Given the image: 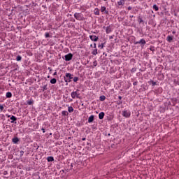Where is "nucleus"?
I'll use <instances>...</instances> for the list:
<instances>
[{
  "instance_id": "37",
  "label": "nucleus",
  "mask_w": 179,
  "mask_h": 179,
  "mask_svg": "<svg viewBox=\"0 0 179 179\" xmlns=\"http://www.w3.org/2000/svg\"><path fill=\"white\" fill-rule=\"evenodd\" d=\"M150 51H155V47H150Z\"/></svg>"
},
{
  "instance_id": "22",
  "label": "nucleus",
  "mask_w": 179,
  "mask_h": 179,
  "mask_svg": "<svg viewBox=\"0 0 179 179\" xmlns=\"http://www.w3.org/2000/svg\"><path fill=\"white\" fill-rule=\"evenodd\" d=\"M68 111H69V113H73V107L69 106L68 107Z\"/></svg>"
},
{
  "instance_id": "32",
  "label": "nucleus",
  "mask_w": 179,
  "mask_h": 179,
  "mask_svg": "<svg viewBox=\"0 0 179 179\" xmlns=\"http://www.w3.org/2000/svg\"><path fill=\"white\" fill-rule=\"evenodd\" d=\"M138 23H143V20L141 17H138Z\"/></svg>"
},
{
  "instance_id": "20",
  "label": "nucleus",
  "mask_w": 179,
  "mask_h": 179,
  "mask_svg": "<svg viewBox=\"0 0 179 179\" xmlns=\"http://www.w3.org/2000/svg\"><path fill=\"white\" fill-rule=\"evenodd\" d=\"M48 162H54V157H47Z\"/></svg>"
},
{
  "instance_id": "50",
  "label": "nucleus",
  "mask_w": 179,
  "mask_h": 179,
  "mask_svg": "<svg viewBox=\"0 0 179 179\" xmlns=\"http://www.w3.org/2000/svg\"><path fill=\"white\" fill-rule=\"evenodd\" d=\"M82 140L83 141H86V138H83Z\"/></svg>"
},
{
  "instance_id": "9",
  "label": "nucleus",
  "mask_w": 179,
  "mask_h": 179,
  "mask_svg": "<svg viewBox=\"0 0 179 179\" xmlns=\"http://www.w3.org/2000/svg\"><path fill=\"white\" fill-rule=\"evenodd\" d=\"M8 118H10V120H11V124H13L15 121H17V117L13 115H12L11 117L10 115H8Z\"/></svg>"
},
{
  "instance_id": "11",
  "label": "nucleus",
  "mask_w": 179,
  "mask_h": 179,
  "mask_svg": "<svg viewBox=\"0 0 179 179\" xmlns=\"http://www.w3.org/2000/svg\"><path fill=\"white\" fill-rule=\"evenodd\" d=\"M117 5L119 6H124V5H125V0H120L119 1H117Z\"/></svg>"
},
{
  "instance_id": "13",
  "label": "nucleus",
  "mask_w": 179,
  "mask_h": 179,
  "mask_svg": "<svg viewBox=\"0 0 179 179\" xmlns=\"http://www.w3.org/2000/svg\"><path fill=\"white\" fill-rule=\"evenodd\" d=\"M94 15H96L97 16H100V10H99L98 8H94Z\"/></svg>"
},
{
  "instance_id": "38",
  "label": "nucleus",
  "mask_w": 179,
  "mask_h": 179,
  "mask_svg": "<svg viewBox=\"0 0 179 179\" xmlns=\"http://www.w3.org/2000/svg\"><path fill=\"white\" fill-rule=\"evenodd\" d=\"M134 86H136L138 85V82L135 81L133 83Z\"/></svg>"
},
{
  "instance_id": "29",
  "label": "nucleus",
  "mask_w": 179,
  "mask_h": 179,
  "mask_svg": "<svg viewBox=\"0 0 179 179\" xmlns=\"http://www.w3.org/2000/svg\"><path fill=\"white\" fill-rule=\"evenodd\" d=\"M16 61H22V56L20 55L17 56Z\"/></svg>"
},
{
  "instance_id": "26",
  "label": "nucleus",
  "mask_w": 179,
  "mask_h": 179,
  "mask_svg": "<svg viewBox=\"0 0 179 179\" xmlns=\"http://www.w3.org/2000/svg\"><path fill=\"white\" fill-rule=\"evenodd\" d=\"M92 55H97V48H95V50H94L92 52Z\"/></svg>"
},
{
  "instance_id": "5",
  "label": "nucleus",
  "mask_w": 179,
  "mask_h": 179,
  "mask_svg": "<svg viewBox=\"0 0 179 179\" xmlns=\"http://www.w3.org/2000/svg\"><path fill=\"white\" fill-rule=\"evenodd\" d=\"M72 58H73V55H72V53H69L63 57V59L65 61H71Z\"/></svg>"
},
{
  "instance_id": "54",
  "label": "nucleus",
  "mask_w": 179,
  "mask_h": 179,
  "mask_svg": "<svg viewBox=\"0 0 179 179\" xmlns=\"http://www.w3.org/2000/svg\"><path fill=\"white\" fill-rule=\"evenodd\" d=\"M103 1H107V0H103Z\"/></svg>"
},
{
  "instance_id": "30",
  "label": "nucleus",
  "mask_w": 179,
  "mask_h": 179,
  "mask_svg": "<svg viewBox=\"0 0 179 179\" xmlns=\"http://www.w3.org/2000/svg\"><path fill=\"white\" fill-rule=\"evenodd\" d=\"M42 88H43L42 92H44L45 90H47L48 89L47 87V85H45L44 86H43Z\"/></svg>"
},
{
  "instance_id": "42",
  "label": "nucleus",
  "mask_w": 179,
  "mask_h": 179,
  "mask_svg": "<svg viewBox=\"0 0 179 179\" xmlns=\"http://www.w3.org/2000/svg\"><path fill=\"white\" fill-rule=\"evenodd\" d=\"M118 99H119V100H122V96H118Z\"/></svg>"
},
{
  "instance_id": "51",
  "label": "nucleus",
  "mask_w": 179,
  "mask_h": 179,
  "mask_svg": "<svg viewBox=\"0 0 179 179\" xmlns=\"http://www.w3.org/2000/svg\"><path fill=\"white\" fill-rule=\"evenodd\" d=\"M90 47H93V45H92V44H91V45H90Z\"/></svg>"
},
{
  "instance_id": "21",
  "label": "nucleus",
  "mask_w": 179,
  "mask_h": 179,
  "mask_svg": "<svg viewBox=\"0 0 179 179\" xmlns=\"http://www.w3.org/2000/svg\"><path fill=\"white\" fill-rule=\"evenodd\" d=\"M152 8H153L155 10H156V12H157V10H159V7H158L157 5H156V4H154V5L152 6Z\"/></svg>"
},
{
  "instance_id": "1",
  "label": "nucleus",
  "mask_w": 179,
  "mask_h": 179,
  "mask_svg": "<svg viewBox=\"0 0 179 179\" xmlns=\"http://www.w3.org/2000/svg\"><path fill=\"white\" fill-rule=\"evenodd\" d=\"M72 79H73V74L71 73H66L64 76V80L66 83V86H68V83H71V82H72Z\"/></svg>"
},
{
  "instance_id": "52",
  "label": "nucleus",
  "mask_w": 179,
  "mask_h": 179,
  "mask_svg": "<svg viewBox=\"0 0 179 179\" xmlns=\"http://www.w3.org/2000/svg\"><path fill=\"white\" fill-rule=\"evenodd\" d=\"M48 78H50V76H48Z\"/></svg>"
},
{
  "instance_id": "33",
  "label": "nucleus",
  "mask_w": 179,
  "mask_h": 179,
  "mask_svg": "<svg viewBox=\"0 0 179 179\" xmlns=\"http://www.w3.org/2000/svg\"><path fill=\"white\" fill-rule=\"evenodd\" d=\"M45 38H48V37H50V34L48 32L45 33Z\"/></svg>"
},
{
  "instance_id": "27",
  "label": "nucleus",
  "mask_w": 179,
  "mask_h": 179,
  "mask_svg": "<svg viewBox=\"0 0 179 179\" xmlns=\"http://www.w3.org/2000/svg\"><path fill=\"white\" fill-rule=\"evenodd\" d=\"M98 47L99 48H101V50H103V48H104V43H101Z\"/></svg>"
},
{
  "instance_id": "14",
  "label": "nucleus",
  "mask_w": 179,
  "mask_h": 179,
  "mask_svg": "<svg viewBox=\"0 0 179 179\" xmlns=\"http://www.w3.org/2000/svg\"><path fill=\"white\" fill-rule=\"evenodd\" d=\"M93 121H94V115H92L88 118V122L89 124L92 123Z\"/></svg>"
},
{
  "instance_id": "47",
  "label": "nucleus",
  "mask_w": 179,
  "mask_h": 179,
  "mask_svg": "<svg viewBox=\"0 0 179 179\" xmlns=\"http://www.w3.org/2000/svg\"><path fill=\"white\" fill-rule=\"evenodd\" d=\"M117 104H122V101H120Z\"/></svg>"
},
{
  "instance_id": "41",
  "label": "nucleus",
  "mask_w": 179,
  "mask_h": 179,
  "mask_svg": "<svg viewBox=\"0 0 179 179\" xmlns=\"http://www.w3.org/2000/svg\"><path fill=\"white\" fill-rule=\"evenodd\" d=\"M127 9H128V10H131L132 9V7L129 6V7L127 8Z\"/></svg>"
},
{
  "instance_id": "23",
  "label": "nucleus",
  "mask_w": 179,
  "mask_h": 179,
  "mask_svg": "<svg viewBox=\"0 0 179 179\" xmlns=\"http://www.w3.org/2000/svg\"><path fill=\"white\" fill-rule=\"evenodd\" d=\"M68 111H66V110H63L62 112V115H63L64 117H66V115H68Z\"/></svg>"
},
{
  "instance_id": "40",
  "label": "nucleus",
  "mask_w": 179,
  "mask_h": 179,
  "mask_svg": "<svg viewBox=\"0 0 179 179\" xmlns=\"http://www.w3.org/2000/svg\"><path fill=\"white\" fill-rule=\"evenodd\" d=\"M41 131H43V134H45V129L44 128H42Z\"/></svg>"
},
{
  "instance_id": "25",
  "label": "nucleus",
  "mask_w": 179,
  "mask_h": 179,
  "mask_svg": "<svg viewBox=\"0 0 179 179\" xmlns=\"http://www.w3.org/2000/svg\"><path fill=\"white\" fill-rule=\"evenodd\" d=\"M33 103H34V101H33V99H30L29 101H27V104L29 106H31V104H33Z\"/></svg>"
},
{
  "instance_id": "15",
  "label": "nucleus",
  "mask_w": 179,
  "mask_h": 179,
  "mask_svg": "<svg viewBox=\"0 0 179 179\" xmlns=\"http://www.w3.org/2000/svg\"><path fill=\"white\" fill-rule=\"evenodd\" d=\"M173 38H174L173 36H168L166 38V40L169 43H171V41H173Z\"/></svg>"
},
{
  "instance_id": "36",
  "label": "nucleus",
  "mask_w": 179,
  "mask_h": 179,
  "mask_svg": "<svg viewBox=\"0 0 179 179\" xmlns=\"http://www.w3.org/2000/svg\"><path fill=\"white\" fill-rule=\"evenodd\" d=\"M93 65H94V66H97V62H96V61H94V62H93Z\"/></svg>"
},
{
  "instance_id": "24",
  "label": "nucleus",
  "mask_w": 179,
  "mask_h": 179,
  "mask_svg": "<svg viewBox=\"0 0 179 179\" xmlns=\"http://www.w3.org/2000/svg\"><path fill=\"white\" fill-rule=\"evenodd\" d=\"M99 100L100 101H104V100H106V96L102 95L99 97Z\"/></svg>"
},
{
  "instance_id": "44",
  "label": "nucleus",
  "mask_w": 179,
  "mask_h": 179,
  "mask_svg": "<svg viewBox=\"0 0 179 179\" xmlns=\"http://www.w3.org/2000/svg\"><path fill=\"white\" fill-rule=\"evenodd\" d=\"M6 174H8V172L6 171L3 172V175L6 176Z\"/></svg>"
},
{
  "instance_id": "49",
  "label": "nucleus",
  "mask_w": 179,
  "mask_h": 179,
  "mask_svg": "<svg viewBox=\"0 0 179 179\" xmlns=\"http://www.w3.org/2000/svg\"><path fill=\"white\" fill-rule=\"evenodd\" d=\"M172 34H176V31H173L172 32Z\"/></svg>"
},
{
  "instance_id": "35",
  "label": "nucleus",
  "mask_w": 179,
  "mask_h": 179,
  "mask_svg": "<svg viewBox=\"0 0 179 179\" xmlns=\"http://www.w3.org/2000/svg\"><path fill=\"white\" fill-rule=\"evenodd\" d=\"M0 110L1 111H3V106L0 104Z\"/></svg>"
},
{
  "instance_id": "6",
  "label": "nucleus",
  "mask_w": 179,
  "mask_h": 179,
  "mask_svg": "<svg viewBox=\"0 0 179 179\" xmlns=\"http://www.w3.org/2000/svg\"><path fill=\"white\" fill-rule=\"evenodd\" d=\"M134 44H141V47H143L145 45V44H146V41H145V39L142 38L138 41H136L134 42Z\"/></svg>"
},
{
  "instance_id": "45",
  "label": "nucleus",
  "mask_w": 179,
  "mask_h": 179,
  "mask_svg": "<svg viewBox=\"0 0 179 179\" xmlns=\"http://www.w3.org/2000/svg\"><path fill=\"white\" fill-rule=\"evenodd\" d=\"M94 48H96V43H94Z\"/></svg>"
},
{
  "instance_id": "34",
  "label": "nucleus",
  "mask_w": 179,
  "mask_h": 179,
  "mask_svg": "<svg viewBox=\"0 0 179 179\" xmlns=\"http://www.w3.org/2000/svg\"><path fill=\"white\" fill-rule=\"evenodd\" d=\"M131 73H134V72H136V68H132L131 70Z\"/></svg>"
},
{
  "instance_id": "4",
  "label": "nucleus",
  "mask_w": 179,
  "mask_h": 179,
  "mask_svg": "<svg viewBox=\"0 0 179 179\" xmlns=\"http://www.w3.org/2000/svg\"><path fill=\"white\" fill-rule=\"evenodd\" d=\"M74 17L76 20H83V15H82V13H76L74 14Z\"/></svg>"
},
{
  "instance_id": "19",
  "label": "nucleus",
  "mask_w": 179,
  "mask_h": 179,
  "mask_svg": "<svg viewBox=\"0 0 179 179\" xmlns=\"http://www.w3.org/2000/svg\"><path fill=\"white\" fill-rule=\"evenodd\" d=\"M50 83L52 85H55V83H57V79L56 78H52L50 80Z\"/></svg>"
},
{
  "instance_id": "28",
  "label": "nucleus",
  "mask_w": 179,
  "mask_h": 179,
  "mask_svg": "<svg viewBox=\"0 0 179 179\" xmlns=\"http://www.w3.org/2000/svg\"><path fill=\"white\" fill-rule=\"evenodd\" d=\"M73 80L75 83L78 82V80H79V77H73Z\"/></svg>"
},
{
  "instance_id": "3",
  "label": "nucleus",
  "mask_w": 179,
  "mask_h": 179,
  "mask_svg": "<svg viewBox=\"0 0 179 179\" xmlns=\"http://www.w3.org/2000/svg\"><path fill=\"white\" fill-rule=\"evenodd\" d=\"M122 115H123V117H125V118H129V117H131V111L124 109L122 111Z\"/></svg>"
},
{
  "instance_id": "53",
  "label": "nucleus",
  "mask_w": 179,
  "mask_h": 179,
  "mask_svg": "<svg viewBox=\"0 0 179 179\" xmlns=\"http://www.w3.org/2000/svg\"><path fill=\"white\" fill-rule=\"evenodd\" d=\"M50 135H52V134L50 133Z\"/></svg>"
},
{
  "instance_id": "7",
  "label": "nucleus",
  "mask_w": 179,
  "mask_h": 179,
  "mask_svg": "<svg viewBox=\"0 0 179 179\" xmlns=\"http://www.w3.org/2000/svg\"><path fill=\"white\" fill-rule=\"evenodd\" d=\"M90 38L92 41H99V36H96V35H91L90 36Z\"/></svg>"
},
{
  "instance_id": "48",
  "label": "nucleus",
  "mask_w": 179,
  "mask_h": 179,
  "mask_svg": "<svg viewBox=\"0 0 179 179\" xmlns=\"http://www.w3.org/2000/svg\"><path fill=\"white\" fill-rule=\"evenodd\" d=\"M55 75H57V72H55V73H53V76H55Z\"/></svg>"
},
{
  "instance_id": "31",
  "label": "nucleus",
  "mask_w": 179,
  "mask_h": 179,
  "mask_svg": "<svg viewBox=\"0 0 179 179\" xmlns=\"http://www.w3.org/2000/svg\"><path fill=\"white\" fill-rule=\"evenodd\" d=\"M23 155H24V151H23V150L20 151V157H22Z\"/></svg>"
},
{
  "instance_id": "17",
  "label": "nucleus",
  "mask_w": 179,
  "mask_h": 179,
  "mask_svg": "<svg viewBox=\"0 0 179 179\" xmlns=\"http://www.w3.org/2000/svg\"><path fill=\"white\" fill-rule=\"evenodd\" d=\"M6 97L7 99H10V97H12V92H7V93L6 94Z\"/></svg>"
},
{
  "instance_id": "10",
  "label": "nucleus",
  "mask_w": 179,
  "mask_h": 179,
  "mask_svg": "<svg viewBox=\"0 0 179 179\" xmlns=\"http://www.w3.org/2000/svg\"><path fill=\"white\" fill-rule=\"evenodd\" d=\"M106 34H110V33H111V31H113V29H111L110 26H108L106 27Z\"/></svg>"
},
{
  "instance_id": "16",
  "label": "nucleus",
  "mask_w": 179,
  "mask_h": 179,
  "mask_svg": "<svg viewBox=\"0 0 179 179\" xmlns=\"http://www.w3.org/2000/svg\"><path fill=\"white\" fill-rule=\"evenodd\" d=\"M106 114L104 113V112H101L99 114V120H103V118H104V115Z\"/></svg>"
},
{
  "instance_id": "12",
  "label": "nucleus",
  "mask_w": 179,
  "mask_h": 179,
  "mask_svg": "<svg viewBox=\"0 0 179 179\" xmlns=\"http://www.w3.org/2000/svg\"><path fill=\"white\" fill-rule=\"evenodd\" d=\"M12 142H13V143H15V145L19 143V138H17V137L13 138Z\"/></svg>"
},
{
  "instance_id": "18",
  "label": "nucleus",
  "mask_w": 179,
  "mask_h": 179,
  "mask_svg": "<svg viewBox=\"0 0 179 179\" xmlns=\"http://www.w3.org/2000/svg\"><path fill=\"white\" fill-rule=\"evenodd\" d=\"M148 83L150 85H152V86H156V85H157V83H156V82H155V81H153L152 80L150 81H149Z\"/></svg>"
},
{
  "instance_id": "39",
  "label": "nucleus",
  "mask_w": 179,
  "mask_h": 179,
  "mask_svg": "<svg viewBox=\"0 0 179 179\" xmlns=\"http://www.w3.org/2000/svg\"><path fill=\"white\" fill-rule=\"evenodd\" d=\"M113 38H114V36H109V39H110V40H113Z\"/></svg>"
},
{
  "instance_id": "8",
  "label": "nucleus",
  "mask_w": 179,
  "mask_h": 179,
  "mask_svg": "<svg viewBox=\"0 0 179 179\" xmlns=\"http://www.w3.org/2000/svg\"><path fill=\"white\" fill-rule=\"evenodd\" d=\"M101 12L102 13H105V15H108V10H107V8H106V6L101 7Z\"/></svg>"
},
{
  "instance_id": "46",
  "label": "nucleus",
  "mask_w": 179,
  "mask_h": 179,
  "mask_svg": "<svg viewBox=\"0 0 179 179\" xmlns=\"http://www.w3.org/2000/svg\"><path fill=\"white\" fill-rule=\"evenodd\" d=\"M129 17L130 19H132V17H134V15H130Z\"/></svg>"
},
{
  "instance_id": "43",
  "label": "nucleus",
  "mask_w": 179,
  "mask_h": 179,
  "mask_svg": "<svg viewBox=\"0 0 179 179\" xmlns=\"http://www.w3.org/2000/svg\"><path fill=\"white\" fill-rule=\"evenodd\" d=\"M48 71H50V72H51V71H52V69H51V67H48Z\"/></svg>"
},
{
  "instance_id": "2",
  "label": "nucleus",
  "mask_w": 179,
  "mask_h": 179,
  "mask_svg": "<svg viewBox=\"0 0 179 179\" xmlns=\"http://www.w3.org/2000/svg\"><path fill=\"white\" fill-rule=\"evenodd\" d=\"M79 92V89H77L76 91H73L71 94V97L73 99H80V93Z\"/></svg>"
}]
</instances>
